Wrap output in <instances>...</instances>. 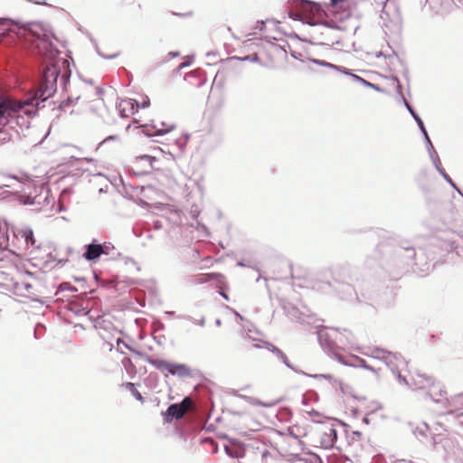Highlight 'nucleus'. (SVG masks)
<instances>
[{"instance_id": "f257e3e1", "label": "nucleus", "mask_w": 463, "mask_h": 463, "mask_svg": "<svg viewBox=\"0 0 463 463\" xmlns=\"http://www.w3.org/2000/svg\"><path fill=\"white\" fill-rule=\"evenodd\" d=\"M31 24L28 30L35 37L38 54L44 60L40 68V79L33 96L24 101L13 99L10 103L6 124H15L22 129L30 127V120L37 114L41 105L52 97L60 88L62 92L69 91L71 71L70 61L59 57L60 51L52 43L49 35L33 33Z\"/></svg>"}, {"instance_id": "f03ea898", "label": "nucleus", "mask_w": 463, "mask_h": 463, "mask_svg": "<svg viewBox=\"0 0 463 463\" xmlns=\"http://www.w3.org/2000/svg\"><path fill=\"white\" fill-rule=\"evenodd\" d=\"M293 5L299 10H292L288 13L290 18L295 21H300L310 26L321 25L331 29H339V26L321 17V6L314 2L307 0H292Z\"/></svg>"}, {"instance_id": "7ed1b4c3", "label": "nucleus", "mask_w": 463, "mask_h": 463, "mask_svg": "<svg viewBox=\"0 0 463 463\" xmlns=\"http://www.w3.org/2000/svg\"><path fill=\"white\" fill-rule=\"evenodd\" d=\"M317 338L321 347L335 357L342 364H349L339 354V345H344V335L336 328H321L317 331Z\"/></svg>"}, {"instance_id": "20e7f679", "label": "nucleus", "mask_w": 463, "mask_h": 463, "mask_svg": "<svg viewBox=\"0 0 463 463\" xmlns=\"http://www.w3.org/2000/svg\"><path fill=\"white\" fill-rule=\"evenodd\" d=\"M145 361L162 373L167 372L171 375L178 376L180 378L192 376L191 369L184 364H173L149 355L145 357Z\"/></svg>"}, {"instance_id": "39448f33", "label": "nucleus", "mask_w": 463, "mask_h": 463, "mask_svg": "<svg viewBox=\"0 0 463 463\" xmlns=\"http://www.w3.org/2000/svg\"><path fill=\"white\" fill-rule=\"evenodd\" d=\"M253 347H255V348L265 347L268 351H269L277 358V360L279 362L282 363L285 366H287L288 369L292 370L296 373L303 374V375H306V376H308V377H311L314 379L324 378V379H327L329 381L333 380V376L331 374H309V373L303 372L302 370H299L298 367L294 366L290 363L288 355L281 349H279V347H277L276 345H274L273 344H271L269 342H263L262 345H260L259 344H254Z\"/></svg>"}, {"instance_id": "423d86ee", "label": "nucleus", "mask_w": 463, "mask_h": 463, "mask_svg": "<svg viewBox=\"0 0 463 463\" xmlns=\"http://www.w3.org/2000/svg\"><path fill=\"white\" fill-rule=\"evenodd\" d=\"M383 362L391 370L400 384L409 385V380L402 373L407 368L408 363L400 354L389 351Z\"/></svg>"}, {"instance_id": "0eeeda50", "label": "nucleus", "mask_w": 463, "mask_h": 463, "mask_svg": "<svg viewBox=\"0 0 463 463\" xmlns=\"http://www.w3.org/2000/svg\"><path fill=\"white\" fill-rule=\"evenodd\" d=\"M402 100H403L405 108L408 109V111L410 112V114L411 115L413 119L416 121L417 125H420V130L421 134L423 135V137H424V140L426 143V148L429 153V156L433 163L434 167H438L439 165H441V162H440L439 156L437 151L435 150V148L432 145V142L428 135L427 129L424 126L422 119L415 112L413 108L410 105V103L405 99L404 97H402Z\"/></svg>"}, {"instance_id": "6e6552de", "label": "nucleus", "mask_w": 463, "mask_h": 463, "mask_svg": "<svg viewBox=\"0 0 463 463\" xmlns=\"http://www.w3.org/2000/svg\"><path fill=\"white\" fill-rule=\"evenodd\" d=\"M308 61L309 62H312L314 64H317V65H319V66H323V67H326V68H328L330 70H333V71H339L345 75H348L352 78L353 81L354 82H357V83H360L365 87H368V88H371V89H373L377 91H381V88L374 84V83H372L368 80H366L365 79L356 75V74H354L352 72V71L350 69H347L345 67H343V66H339V65H335V64H333V63H330L328 61H326L324 60H319V59H315V58H309L308 59Z\"/></svg>"}, {"instance_id": "1a4fd4ad", "label": "nucleus", "mask_w": 463, "mask_h": 463, "mask_svg": "<svg viewBox=\"0 0 463 463\" xmlns=\"http://www.w3.org/2000/svg\"><path fill=\"white\" fill-rule=\"evenodd\" d=\"M433 450L449 460L457 455L458 448L452 439L437 435L433 437Z\"/></svg>"}, {"instance_id": "9d476101", "label": "nucleus", "mask_w": 463, "mask_h": 463, "mask_svg": "<svg viewBox=\"0 0 463 463\" xmlns=\"http://www.w3.org/2000/svg\"><path fill=\"white\" fill-rule=\"evenodd\" d=\"M158 159L156 156L142 155L135 157L132 162L131 171L136 175H145L150 174L154 169H157L156 163Z\"/></svg>"}, {"instance_id": "9b49d317", "label": "nucleus", "mask_w": 463, "mask_h": 463, "mask_svg": "<svg viewBox=\"0 0 463 463\" xmlns=\"http://www.w3.org/2000/svg\"><path fill=\"white\" fill-rule=\"evenodd\" d=\"M189 403L190 399L185 397L181 403H173L171 404L167 410L163 412L164 421L165 423H170L174 420H179L183 418L186 407H184V403Z\"/></svg>"}, {"instance_id": "f8f14e48", "label": "nucleus", "mask_w": 463, "mask_h": 463, "mask_svg": "<svg viewBox=\"0 0 463 463\" xmlns=\"http://www.w3.org/2000/svg\"><path fill=\"white\" fill-rule=\"evenodd\" d=\"M337 440V431L335 425L328 423L324 425L323 431L320 437V445L324 449H331L335 447Z\"/></svg>"}, {"instance_id": "ddd939ff", "label": "nucleus", "mask_w": 463, "mask_h": 463, "mask_svg": "<svg viewBox=\"0 0 463 463\" xmlns=\"http://www.w3.org/2000/svg\"><path fill=\"white\" fill-rule=\"evenodd\" d=\"M397 260L403 265H411L416 256L415 249L407 243L398 246L394 250Z\"/></svg>"}, {"instance_id": "4468645a", "label": "nucleus", "mask_w": 463, "mask_h": 463, "mask_svg": "<svg viewBox=\"0 0 463 463\" xmlns=\"http://www.w3.org/2000/svg\"><path fill=\"white\" fill-rule=\"evenodd\" d=\"M433 382L434 379L431 376H428L424 373H416L411 376V381L409 380V385L406 386L412 390H424L430 387Z\"/></svg>"}, {"instance_id": "2eb2a0df", "label": "nucleus", "mask_w": 463, "mask_h": 463, "mask_svg": "<svg viewBox=\"0 0 463 463\" xmlns=\"http://www.w3.org/2000/svg\"><path fill=\"white\" fill-rule=\"evenodd\" d=\"M160 128L156 124L143 125L142 132L146 137L163 136L174 128L173 125H166L165 122H160Z\"/></svg>"}, {"instance_id": "dca6fc26", "label": "nucleus", "mask_w": 463, "mask_h": 463, "mask_svg": "<svg viewBox=\"0 0 463 463\" xmlns=\"http://www.w3.org/2000/svg\"><path fill=\"white\" fill-rule=\"evenodd\" d=\"M84 249L83 257L89 261H95L102 255L101 244L97 243L96 240H93L92 242L85 245Z\"/></svg>"}, {"instance_id": "f3484780", "label": "nucleus", "mask_w": 463, "mask_h": 463, "mask_svg": "<svg viewBox=\"0 0 463 463\" xmlns=\"http://www.w3.org/2000/svg\"><path fill=\"white\" fill-rule=\"evenodd\" d=\"M444 408L449 409L448 413H454L463 409V392L444 399Z\"/></svg>"}, {"instance_id": "a211bd4d", "label": "nucleus", "mask_w": 463, "mask_h": 463, "mask_svg": "<svg viewBox=\"0 0 463 463\" xmlns=\"http://www.w3.org/2000/svg\"><path fill=\"white\" fill-rule=\"evenodd\" d=\"M428 394L430 396L433 402L437 403H442L444 405V395L446 394V391L444 390V386L440 383H435L433 382L432 385L428 388Z\"/></svg>"}, {"instance_id": "6ab92c4d", "label": "nucleus", "mask_w": 463, "mask_h": 463, "mask_svg": "<svg viewBox=\"0 0 463 463\" xmlns=\"http://www.w3.org/2000/svg\"><path fill=\"white\" fill-rule=\"evenodd\" d=\"M18 235L21 236L24 240L26 247H32L33 249H38L39 246L36 245V241L33 236V232L30 228H25L18 232Z\"/></svg>"}, {"instance_id": "aec40b11", "label": "nucleus", "mask_w": 463, "mask_h": 463, "mask_svg": "<svg viewBox=\"0 0 463 463\" xmlns=\"http://www.w3.org/2000/svg\"><path fill=\"white\" fill-rule=\"evenodd\" d=\"M225 452L231 458H241L244 457V455L246 453V448H244L241 444L232 445V446H225Z\"/></svg>"}, {"instance_id": "412c9836", "label": "nucleus", "mask_w": 463, "mask_h": 463, "mask_svg": "<svg viewBox=\"0 0 463 463\" xmlns=\"http://www.w3.org/2000/svg\"><path fill=\"white\" fill-rule=\"evenodd\" d=\"M388 352L389 351L379 347H368L367 350L362 352V354L383 362Z\"/></svg>"}, {"instance_id": "4be33fe9", "label": "nucleus", "mask_w": 463, "mask_h": 463, "mask_svg": "<svg viewBox=\"0 0 463 463\" xmlns=\"http://www.w3.org/2000/svg\"><path fill=\"white\" fill-rule=\"evenodd\" d=\"M135 111L133 99L123 100L119 105V114L122 118L128 117V112L134 114Z\"/></svg>"}, {"instance_id": "5701e85b", "label": "nucleus", "mask_w": 463, "mask_h": 463, "mask_svg": "<svg viewBox=\"0 0 463 463\" xmlns=\"http://www.w3.org/2000/svg\"><path fill=\"white\" fill-rule=\"evenodd\" d=\"M219 277H221L219 273H201L193 277V282L194 284H203Z\"/></svg>"}, {"instance_id": "b1692460", "label": "nucleus", "mask_w": 463, "mask_h": 463, "mask_svg": "<svg viewBox=\"0 0 463 463\" xmlns=\"http://www.w3.org/2000/svg\"><path fill=\"white\" fill-rule=\"evenodd\" d=\"M11 101L12 99L0 98V124L4 120L6 122Z\"/></svg>"}, {"instance_id": "393cba45", "label": "nucleus", "mask_w": 463, "mask_h": 463, "mask_svg": "<svg viewBox=\"0 0 463 463\" xmlns=\"http://www.w3.org/2000/svg\"><path fill=\"white\" fill-rule=\"evenodd\" d=\"M351 359L354 361L353 363L346 360V362L349 364H347L348 366L363 367L366 370L375 372V369L373 367L368 365L364 359L358 357V356H353Z\"/></svg>"}, {"instance_id": "a878e982", "label": "nucleus", "mask_w": 463, "mask_h": 463, "mask_svg": "<svg viewBox=\"0 0 463 463\" xmlns=\"http://www.w3.org/2000/svg\"><path fill=\"white\" fill-rule=\"evenodd\" d=\"M101 253L102 255H112L113 258L120 255L119 252L116 251L115 246L109 241L101 244Z\"/></svg>"}, {"instance_id": "bb28decb", "label": "nucleus", "mask_w": 463, "mask_h": 463, "mask_svg": "<svg viewBox=\"0 0 463 463\" xmlns=\"http://www.w3.org/2000/svg\"><path fill=\"white\" fill-rule=\"evenodd\" d=\"M177 317L179 319H184V320L192 322L193 324L197 325L201 327H203L205 326V322H206L204 316H202L201 318H199V319H196L189 315H182V316H178Z\"/></svg>"}, {"instance_id": "cd10ccee", "label": "nucleus", "mask_w": 463, "mask_h": 463, "mask_svg": "<svg viewBox=\"0 0 463 463\" xmlns=\"http://www.w3.org/2000/svg\"><path fill=\"white\" fill-rule=\"evenodd\" d=\"M256 449H260L259 457L261 458L263 462L267 463L268 458L270 457V452L269 451L267 446L264 443L256 442Z\"/></svg>"}, {"instance_id": "c85d7f7f", "label": "nucleus", "mask_w": 463, "mask_h": 463, "mask_svg": "<svg viewBox=\"0 0 463 463\" xmlns=\"http://www.w3.org/2000/svg\"><path fill=\"white\" fill-rule=\"evenodd\" d=\"M125 387L128 391L131 392V394L139 402H144V398L142 394L136 389V385L133 383H127Z\"/></svg>"}, {"instance_id": "c756f323", "label": "nucleus", "mask_w": 463, "mask_h": 463, "mask_svg": "<svg viewBox=\"0 0 463 463\" xmlns=\"http://www.w3.org/2000/svg\"><path fill=\"white\" fill-rule=\"evenodd\" d=\"M293 463H322V461L317 455L311 454L308 458H298Z\"/></svg>"}, {"instance_id": "7c9ffc66", "label": "nucleus", "mask_w": 463, "mask_h": 463, "mask_svg": "<svg viewBox=\"0 0 463 463\" xmlns=\"http://www.w3.org/2000/svg\"><path fill=\"white\" fill-rule=\"evenodd\" d=\"M80 99V95H77L75 97H73L72 95L71 96H69L65 100H63L60 106H59V109H64L65 107H68V106H71V105H74L77 103V101L79 100Z\"/></svg>"}, {"instance_id": "2f4dec72", "label": "nucleus", "mask_w": 463, "mask_h": 463, "mask_svg": "<svg viewBox=\"0 0 463 463\" xmlns=\"http://www.w3.org/2000/svg\"><path fill=\"white\" fill-rule=\"evenodd\" d=\"M232 59H236V60H240L241 61H250V62H259L260 61V58L257 53H253L251 55H246L243 57L233 56Z\"/></svg>"}, {"instance_id": "473e14b6", "label": "nucleus", "mask_w": 463, "mask_h": 463, "mask_svg": "<svg viewBox=\"0 0 463 463\" xmlns=\"http://www.w3.org/2000/svg\"><path fill=\"white\" fill-rule=\"evenodd\" d=\"M63 291L75 292L77 291V288L69 282H63L60 284L56 294L61 293Z\"/></svg>"}, {"instance_id": "72a5a7b5", "label": "nucleus", "mask_w": 463, "mask_h": 463, "mask_svg": "<svg viewBox=\"0 0 463 463\" xmlns=\"http://www.w3.org/2000/svg\"><path fill=\"white\" fill-rule=\"evenodd\" d=\"M134 101V106H135V110L137 111L138 109V108H142V109H146L150 106V99L147 96H145L143 98V100L141 103H139L138 101L133 99Z\"/></svg>"}, {"instance_id": "f704fd0d", "label": "nucleus", "mask_w": 463, "mask_h": 463, "mask_svg": "<svg viewBox=\"0 0 463 463\" xmlns=\"http://www.w3.org/2000/svg\"><path fill=\"white\" fill-rule=\"evenodd\" d=\"M256 442L257 441H252L251 443L247 444L245 448H246V451L249 449H252L254 457L259 458L260 449H256V446H257Z\"/></svg>"}, {"instance_id": "c9c22d12", "label": "nucleus", "mask_w": 463, "mask_h": 463, "mask_svg": "<svg viewBox=\"0 0 463 463\" xmlns=\"http://www.w3.org/2000/svg\"><path fill=\"white\" fill-rule=\"evenodd\" d=\"M429 428L426 424H423L421 427H417L415 431H414V434L416 436L420 435V436H426V432L428 431Z\"/></svg>"}, {"instance_id": "e433bc0d", "label": "nucleus", "mask_w": 463, "mask_h": 463, "mask_svg": "<svg viewBox=\"0 0 463 463\" xmlns=\"http://www.w3.org/2000/svg\"><path fill=\"white\" fill-rule=\"evenodd\" d=\"M9 140H10V135L7 132L0 129V145L5 144Z\"/></svg>"}, {"instance_id": "4c0bfd02", "label": "nucleus", "mask_w": 463, "mask_h": 463, "mask_svg": "<svg viewBox=\"0 0 463 463\" xmlns=\"http://www.w3.org/2000/svg\"><path fill=\"white\" fill-rule=\"evenodd\" d=\"M443 178L449 184V185L452 188H454L460 195L463 196L461 191L457 187L456 184L453 182V180L450 178V176L448 174Z\"/></svg>"}, {"instance_id": "58836bf2", "label": "nucleus", "mask_w": 463, "mask_h": 463, "mask_svg": "<svg viewBox=\"0 0 463 463\" xmlns=\"http://www.w3.org/2000/svg\"><path fill=\"white\" fill-rule=\"evenodd\" d=\"M97 52L99 56H101L104 59H114V58H117L119 54L118 52H115L113 54L107 55V54H104L103 52H101L98 48H97Z\"/></svg>"}, {"instance_id": "ea45409f", "label": "nucleus", "mask_w": 463, "mask_h": 463, "mask_svg": "<svg viewBox=\"0 0 463 463\" xmlns=\"http://www.w3.org/2000/svg\"><path fill=\"white\" fill-rule=\"evenodd\" d=\"M361 437H362V433L360 431H357V430L353 431V433H352L353 440H358L361 439Z\"/></svg>"}, {"instance_id": "a19ab883", "label": "nucleus", "mask_w": 463, "mask_h": 463, "mask_svg": "<svg viewBox=\"0 0 463 463\" xmlns=\"http://www.w3.org/2000/svg\"><path fill=\"white\" fill-rule=\"evenodd\" d=\"M290 54H291L292 58H294V59H296V60H300V61H302V60H301V56H302V54H301L300 52H295V51H292Z\"/></svg>"}, {"instance_id": "79ce46f5", "label": "nucleus", "mask_w": 463, "mask_h": 463, "mask_svg": "<svg viewBox=\"0 0 463 463\" xmlns=\"http://www.w3.org/2000/svg\"><path fill=\"white\" fill-rule=\"evenodd\" d=\"M435 168H436V170L439 173V175H440L442 177H444V176L447 175V173L445 172V170H444V168L441 166V165H439L438 167H435Z\"/></svg>"}, {"instance_id": "37998d69", "label": "nucleus", "mask_w": 463, "mask_h": 463, "mask_svg": "<svg viewBox=\"0 0 463 463\" xmlns=\"http://www.w3.org/2000/svg\"><path fill=\"white\" fill-rule=\"evenodd\" d=\"M153 227L155 230H160L162 228V223L160 221H155L153 222Z\"/></svg>"}, {"instance_id": "c03bdc74", "label": "nucleus", "mask_w": 463, "mask_h": 463, "mask_svg": "<svg viewBox=\"0 0 463 463\" xmlns=\"http://www.w3.org/2000/svg\"><path fill=\"white\" fill-rule=\"evenodd\" d=\"M179 54H180V53H179L178 52H168V54H167V55H168L170 58H175V57H178V56H179Z\"/></svg>"}, {"instance_id": "a18cd8bd", "label": "nucleus", "mask_w": 463, "mask_h": 463, "mask_svg": "<svg viewBox=\"0 0 463 463\" xmlns=\"http://www.w3.org/2000/svg\"><path fill=\"white\" fill-rule=\"evenodd\" d=\"M258 404L260 406H263V407L272 406V403H265V402H259Z\"/></svg>"}, {"instance_id": "49530a36", "label": "nucleus", "mask_w": 463, "mask_h": 463, "mask_svg": "<svg viewBox=\"0 0 463 463\" xmlns=\"http://www.w3.org/2000/svg\"><path fill=\"white\" fill-rule=\"evenodd\" d=\"M386 248H387V247H386L384 244H381V245H380V250H381L382 251L387 252L388 250H387V249H386Z\"/></svg>"}, {"instance_id": "de8ad7c7", "label": "nucleus", "mask_w": 463, "mask_h": 463, "mask_svg": "<svg viewBox=\"0 0 463 463\" xmlns=\"http://www.w3.org/2000/svg\"><path fill=\"white\" fill-rule=\"evenodd\" d=\"M165 314L166 316L172 317V316H174V315H175V312H174V311H165Z\"/></svg>"}, {"instance_id": "09e8293b", "label": "nucleus", "mask_w": 463, "mask_h": 463, "mask_svg": "<svg viewBox=\"0 0 463 463\" xmlns=\"http://www.w3.org/2000/svg\"><path fill=\"white\" fill-rule=\"evenodd\" d=\"M116 138V136H109V137H107L103 142H106L108 140H113Z\"/></svg>"}, {"instance_id": "8fccbe9b", "label": "nucleus", "mask_w": 463, "mask_h": 463, "mask_svg": "<svg viewBox=\"0 0 463 463\" xmlns=\"http://www.w3.org/2000/svg\"><path fill=\"white\" fill-rule=\"evenodd\" d=\"M188 66H189V64H185L184 62H183V63H181L179 65V69H183V68H185V67H188Z\"/></svg>"}, {"instance_id": "3c124183", "label": "nucleus", "mask_w": 463, "mask_h": 463, "mask_svg": "<svg viewBox=\"0 0 463 463\" xmlns=\"http://www.w3.org/2000/svg\"><path fill=\"white\" fill-rule=\"evenodd\" d=\"M188 66H189V64H185L184 62H183V63H181L179 65V69H183V68H185V67H188Z\"/></svg>"}, {"instance_id": "603ef678", "label": "nucleus", "mask_w": 463, "mask_h": 463, "mask_svg": "<svg viewBox=\"0 0 463 463\" xmlns=\"http://www.w3.org/2000/svg\"><path fill=\"white\" fill-rule=\"evenodd\" d=\"M237 266H239V267H246V264H244L242 261H239L237 263Z\"/></svg>"}, {"instance_id": "864d4df0", "label": "nucleus", "mask_w": 463, "mask_h": 463, "mask_svg": "<svg viewBox=\"0 0 463 463\" xmlns=\"http://www.w3.org/2000/svg\"><path fill=\"white\" fill-rule=\"evenodd\" d=\"M221 296H222L223 298H225L226 300H228V299H229L228 295H227V294H225V293H221Z\"/></svg>"}, {"instance_id": "5fc2aeb1", "label": "nucleus", "mask_w": 463, "mask_h": 463, "mask_svg": "<svg viewBox=\"0 0 463 463\" xmlns=\"http://www.w3.org/2000/svg\"><path fill=\"white\" fill-rule=\"evenodd\" d=\"M261 279H262V277L260 275V276L257 278L256 281H257V282H259ZM263 279L267 282V279H266V278H263Z\"/></svg>"}, {"instance_id": "6e6d98bb", "label": "nucleus", "mask_w": 463, "mask_h": 463, "mask_svg": "<svg viewBox=\"0 0 463 463\" xmlns=\"http://www.w3.org/2000/svg\"><path fill=\"white\" fill-rule=\"evenodd\" d=\"M457 418L462 419L463 418V412L457 413Z\"/></svg>"}, {"instance_id": "4d7b16f0", "label": "nucleus", "mask_w": 463, "mask_h": 463, "mask_svg": "<svg viewBox=\"0 0 463 463\" xmlns=\"http://www.w3.org/2000/svg\"><path fill=\"white\" fill-rule=\"evenodd\" d=\"M363 421H364V423H366V424H368V423H369V420H368V418H367V417H364V418L363 419Z\"/></svg>"}, {"instance_id": "13d9d810", "label": "nucleus", "mask_w": 463, "mask_h": 463, "mask_svg": "<svg viewBox=\"0 0 463 463\" xmlns=\"http://www.w3.org/2000/svg\"><path fill=\"white\" fill-rule=\"evenodd\" d=\"M221 323H222L221 319H219V318L216 319V321H215L216 326H221Z\"/></svg>"}, {"instance_id": "bf43d9fd", "label": "nucleus", "mask_w": 463, "mask_h": 463, "mask_svg": "<svg viewBox=\"0 0 463 463\" xmlns=\"http://www.w3.org/2000/svg\"><path fill=\"white\" fill-rule=\"evenodd\" d=\"M40 326V324L37 326V327L35 328L34 330V336L37 337V330H38V327Z\"/></svg>"}, {"instance_id": "052dcab7", "label": "nucleus", "mask_w": 463, "mask_h": 463, "mask_svg": "<svg viewBox=\"0 0 463 463\" xmlns=\"http://www.w3.org/2000/svg\"><path fill=\"white\" fill-rule=\"evenodd\" d=\"M235 315L240 317L241 319H242V317L238 313V312H235Z\"/></svg>"}, {"instance_id": "680f3d73", "label": "nucleus", "mask_w": 463, "mask_h": 463, "mask_svg": "<svg viewBox=\"0 0 463 463\" xmlns=\"http://www.w3.org/2000/svg\"><path fill=\"white\" fill-rule=\"evenodd\" d=\"M36 203V202H35V200H34V199H33L32 202H29V203H31V204H33V203Z\"/></svg>"}, {"instance_id": "e2e57ef3", "label": "nucleus", "mask_w": 463, "mask_h": 463, "mask_svg": "<svg viewBox=\"0 0 463 463\" xmlns=\"http://www.w3.org/2000/svg\"><path fill=\"white\" fill-rule=\"evenodd\" d=\"M401 88H402V85H401V83L399 82V83H398V89H401Z\"/></svg>"}, {"instance_id": "0e129e2a", "label": "nucleus", "mask_w": 463, "mask_h": 463, "mask_svg": "<svg viewBox=\"0 0 463 463\" xmlns=\"http://www.w3.org/2000/svg\"><path fill=\"white\" fill-rule=\"evenodd\" d=\"M48 198V191H46L45 200Z\"/></svg>"}, {"instance_id": "69168bd1", "label": "nucleus", "mask_w": 463, "mask_h": 463, "mask_svg": "<svg viewBox=\"0 0 463 463\" xmlns=\"http://www.w3.org/2000/svg\"><path fill=\"white\" fill-rule=\"evenodd\" d=\"M120 343H123V341L118 340V345H119Z\"/></svg>"}, {"instance_id": "338daca9", "label": "nucleus", "mask_w": 463, "mask_h": 463, "mask_svg": "<svg viewBox=\"0 0 463 463\" xmlns=\"http://www.w3.org/2000/svg\"><path fill=\"white\" fill-rule=\"evenodd\" d=\"M460 4L463 5V0H458Z\"/></svg>"}, {"instance_id": "774afa93", "label": "nucleus", "mask_w": 463, "mask_h": 463, "mask_svg": "<svg viewBox=\"0 0 463 463\" xmlns=\"http://www.w3.org/2000/svg\"><path fill=\"white\" fill-rule=\"evenodd\" d=\"M0 247H2V242H0Z\"/></svg>"}]
</instances>
